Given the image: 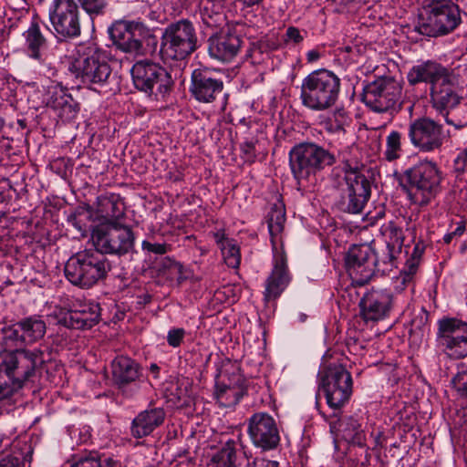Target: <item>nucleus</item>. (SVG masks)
Masks as SVG:
<instances>
[{"label": "nucleus", "instance_id": "obj_41", "mask_svg": "<svg viewBox=\"0 0 467 467\" xmlns=\"http://www.w3.org/2000/svg\"><path fill=\"white\" fill-rule=\"evenodd\" d=\"M18 327V321L3 329V345L5 348H17L24 343L22 332Z\"/></svg>", "mask_w": 467, "mask_h": 467}, {"label": "nucleus", "instance_id": "obj_15", "mask_svg": "<svg viewBox=\"0 0 467 467\" xmlns=\"http://www.w3.org/2000/svg\"><path fill=\"white\" fill-rule=\"evenodd\" d=\"M345 265L352 281L359 285L368 283L376 270H386L379 268L376 253L367 244L352 245L346 254Z\"/></svg>", "mask_w": 467, "mask_h": 467}, {"label": "nucleus", "instance_id": "obj_58", "mask_svg": "<svg viewBox=\"0 0 467 467\" xmlns=\"http://www.w3.org/2000/svg\"><path fill=\"white\" fill-rule=\"evenodd\" d=\"M465 232V222L461 221L457 223V227L451 232L456 236H461Z\"/></svg>", "mask_w": 467, "mask_h": 467}, {"label": "nucleus", "instance_id": "obj_8", "mask_svg": "<svg viewBox=\"0 0 467 467\" xmlns=\"http://www.w3.org/2000/svg\"><path fill=\"white\" fill-rule=\"evenodd\" d=\"M44 363V351L37 348L0 352V370L5 372L16 388H22L25 382L35 378Z\"/></svg>", "mask_w": 467, "mask_h": 467}, {"label": "nucleus", "instance_id": "obj_63", "mask_svg": "<svg viewBox=\"0 0 467 467\" xmlns=\"http://www.w3.org/2000/svg\"><path fill=\"white\" fill-rule=\"evenodd\" d=\"M263 0H244V3L247 5H258L259 3H261Z\"/></svg>", "mask_w": 467, "mask_h": 467}, {"label": "nucleus", "instance_id": "obj_51", "mask_svg": "<svg viewBox=\"0 0 467 467\" xmlns=\"http://www.w3.org/2000/svg\"><path fill=\"white\" fill-rule=\"evenodd\" d=\"M333 119L335 121V130H344V126L348 122V115L344 109H337L333 114Z\"/></svg>", "mask_w": 467, "mask_h": 467}, {"label": "nucleus", "instance_id": "obj_1", "mask_svg": "<svg viewBox=\"0 0 467 467\" xmlns=\"http://www.w3.org/2000/svg\"><path fill=\"white\" fill-rule=\"evenodd\" d=\"M96 250H85L72 255L65 265L66 278L74 285L89 288L106 277L111 269L105 254L121 256L130 253L135 243L130 226L119 222L104 223L93 230Z\"/></svg>", "mask_w": 467, "mask_h": 467}, {"label": "nucleus", "instance_id": "obj_45", "mask_svg": "<svg viewBox=\"0 0 467 467\" xmlns=\"http://www.w3.org/2000/svg\"><path fill=\"white\" fill-rule=\"evenodd\" d=\"M18 389L6 378L5 372L0 370V400L8 398Z\"/></svg>", "mask_w": 467, "mask_h": 467}, {"label": "nucleus", "instance_id": "obj_11", "mask_svg": "<svg viewBox=\"0 0 467 467\" xmlns=\"http://www.w3.org/2000/svg\"><path fill=\"white\" fill-rule=\"evenodd\" d=\"M52 33L59 40L80 36V11L74 0H53L48 9Z\"/></svg>", "mask_w": 467, "mask_h": 467}, {"label": "nucleus", "instance_id": "obj_44", "mask_svg": "<svg viewBox=\"0 0 467 467\" xmlns=\"http://www.w3.org/2000/svg\"><path fill=\"white\" fill-rule=\"evenodd\" d=\"M306 36V31L300 30L297 27L295 26H289L287 27L285 35L283 36V41L286 45H297L301 43L305 36Z\"/></svg>", "mask_w": 467, "mask_h": 467}, {"label": "nucleus", "instance_id": "obj_13", "mask_svg": "<svg viewBox=\"0 0 467 467\" xmlns=\"http://www.w3.org/2000/svg\"><path fill=\"white\" fill-rule=\"evenodd\" d=\"M131 76L136 88L152 93L156 86V95L162 97L171 91L173 85L171 74L159 64L149 60L136 62L131 68Z\"/></svg>", "mask_w": 467, "mask_h": 467}, {"label": "nucleus", "instance_id": "obj_3", "mask_svg": "<svg viewBox=\"0 0 467 467\" xmlns=\"http://www.w3.org/2000/svg\"><path fill=\"white\" fill-rule=\"evenodd\" d=\"M335 162L332 152L314 142L296 144L289 151V166L299 188L313 184L317 173Z\"/></svg>", "mask_w": 467, "mask_h": 467}, {"label": "nucleus", "instance_id": "obj_40", "mask_svg": "<svg viewBox=\"0 0 467 467\" xmlns=\"http://www.w3.org/2000/svg\"><path fill=\"white\" fill-rule=\"evenodd\" d=\"M224 263L232 268H238L241 263V254L235 241L228 242L225 245H222L220 249Z\"/></svg>", "mask_w": 467, "mask_h": 467}, {"label": "nucleus", "instance_id": "obj_38", "mask_svg": "<svg viewBox=\"0 0 467 467\" xmlns=\"http://www.w3.org/2000/svg\"><path fill=\"white\" fill-rule=\"evenodd\" d=\"M401 154V134L397 130H392L386 138V150L384 151L385 159L388 161H396Z\"/></svg>", "mask_w": 467, "mask_h": 467}, {"label": "nucleus", "instance_id": "obj_35", "mask_svg": "<svg viewBox=\"0 0 467 467\" xmlns=\"http://www.w3.org/2000/svg\"><path fill=\"white\" fill-rule=\"evenodd\" d=\"M238 443L234 440H228L222 448L213 456L212 467H237L236 452Z\"/></svg>", "mask_w": 467, "mask_h": 467}, {"label": "nucleus", "instance_id": "obj_25", "mask_svg": "<svg viewBox=\"0 0 467 467\" xmlns=\"http://www.w3.org/2000/svg\"><path fill=\"white\" fill-rule=\"evenodd\" d=\"M112 380L119 389L140 379L142 368L140 365L127 356H118L111 362Z\"/></svg>", "mask_w": 467, "mask_h": 467}, {"label": "nucleus", "instance_id": "obj_6", "mask_svg": "<svg viewBox=\"0 0 467 467\" xmlns=\"http://www.w3.org/2000/svg\"><path fill=\"white\" fill-rule=\"evenodd\" d=\"M340 85V78L334 72L327 69L315 70L302 81V104L311 110H327L337 101Z\"/></svg>", "mask_w": 467, "mask_h": 467}, {"label": "nucleus", "instance_id": "obj_5", "mask_svg": "<svg viewBox=\"0 0 467 467\" xmlns=\"http://www.w3.org/2000/svg\"><path fill=\"white\" fill-rule=\"evenodd\" d=\"M410 201L420 207L430 204L441 192L442 172L438 165L428 160L420 161L404 171Z\"/></svg>", "mask_w": 467, "mask_h": 467}, {"label": "nucleus", "instance_id": "obj_30", "mask_svg": "<svg viewBox=\"0 0 467 467\" xmlns=\"http://www.w3.org/2000/svg\"><path fill=\"white\" fill-rule=\"evenodd\" d=\"M337 421V427L336 426V421H330V427L337 428L342 439L348 443L358 446L365 444V432L361 423L356 417L344 416Z\"/></svg>", "mask_w": 467, "mask_h": 467}, {"label": "nucleus", "instance_id": "obj_22", "mask_svg": "<svg viewBox=\"0 0 467 467\" xmlns=\"http://www.w3.org/2000/svg\"><path fill=\"white\" fill-rule=\"evenodd\" d=\"M222 378L215 386V399L222 407H234L245 394V379L239 371L228 374L224 371Z\"/></svg>", "mask_w": 467, "mask_h": 467}, {"label": "nucleus", "instance_id": "obj_2", "mask_svg": "<svg viewBox=\"0 0 467 467\" xmlns=\"http://www.w3.org/2000/svg\"><path fill=\"white\" fill-rule=\"evenodd\" d=\"M67 69L91 90L109 93L118 88L117 76L112 73L106 53L95 42L78 44L67 57Z\"/></svg>", "mask_w": 467, "mask_h": 467}, {"label": "nucleus", "instance_id": "obj_55", "mask_svg": "<svg viewBox=\"0 0 467 467\" xmlns=\"http://www.w3.org/2000/svg\"><path fill=\"white\" fill-rule=\"evenodd\" d=\"M261 56H262V51H261L260 47L254 46L247 50V52L245 54V58L246 59L250 58L252 64H258L261 62Z\"/></svg>", "mask_w": 467, "mask_h": 467}, {"label": "nucleus", "instance_id": "obj_33", "mask_svg": "<svg viewBox=\"0 0 467 467\" xmlns=\"http://www.w3.org/2000/svg\"><path fill=\"white\" fill-rule=\"evenodd\" d=\"M199 13L202 23L208 27H219L225 23L222 0H201Z\"/></svg>", "mask_w": 467, "mask_h": 467}, {"label": "nucleus", "instance_id": "obj_37", "mask_svg": "<svg viewBox=\"0 0 467 467\" xmlns=\"http://www.w3.org/2000/svg\"><path fill=\"white\" fill-rule=\"evenodd\" d=\"M70 467H117V462L110 458L102 461L99 452L89 451L75 456Z\"/></svg>", "mask_w": 467, "mask_h": 467}, {"label": "nucleus", "instance_id": "obj_39", "mask_svg": "<svg viewBox=\"0 0 467 467\" xmlns=\"http://www.w3.org/2000/svg\"><path fill=\"white\" fill-rule=\"evenodd\" d=\"M415 265H410L408 268L405 267L400 274L394 279V288L397 292L400 293L407 287H410L413 290L414 286V276L416 275Z\"/></svg>", "mask_w": 467, "mask_h": 467}, {"label": "nucleus", "instance_id": "obj_50", "mask_svg": "<svg viewBox=\"0 0 467 467\" xmlns=\"http://www.w3.org/2000/svg\"><path fill=\"white\" fill-rule=\"evenodd\" d=\"M454 171L458 175L467 172V148L461 151L454 160Z\"/></svg>", "mask_w": 467, "mask_h": 467}, {"label": "nucleus", "instance_id": "obj_9", "mask_svg": "<svg viewBox=\"0 0 467 467\" xmlns=\"http://www.w3.org/2000/svg\"><path fill=\"white\" fill-rule=\"evenodd\" d=\"M370 194L368 179L357 169L350 168L345 171L344 179L338 184L336 205L344 213H361Z\"/></svg>", "mask_w": 467, "mask_h": 467}, {"label": "nucleus", "instance_id": "obj_59", "mask_svg": "<svg viewBox=\"0 0 467 467\" xmlns=\"http://www.w3.org/2000/svg\"><path fill=\"white\" fill-rule=\"evenodd\" d=\"M306 57H307L308 62H313L319 58V53L316 50H310L307 53Z\"/></svg>", "mask_w": 467, "mask_h": 467}, {"label": "nucleus", "instance_id": "obj_28", "mask_svg": "<svg viewBox=\"0 0 467 467\" xmlns=\"http://www.w3.org/2000/svg\"><path fill=\"white\" fill-rule=\"evenodd\" d=\"M166 413L162 408H150L140 411L132 420L130 433L136 439L149 436L165 420Z\"/></svg>", "mask_w": 467, "mask_h": 467}, {"label": "nucleus", "instance_id": "obj_43", "mask_svg": "<svg viewBox=\"0 0 467 467\" xmlns=\"http://www.w3.org/2000/svg\"><path fill=\"white\" fill-rule=\"evenodd\" d=\"M82 8L89 15H100L107 6L106 0H78Z\"/></svg>", "mask_w": 467, "mask_h": 467}, {"label": "nucleus", "instance_id": "obj_32", "mask_svg": "<svg viewBox=\"0 0 467 467\" xmlns=\"http://www.w3.org/2000/svg\"><path fill=\"white\" fill-rule=\"evenodd\" d=\"M97 213L105 223L119 222L124 216V205L119 195L111 193L99 196Z\"/></svg>", "mask_w": 467, "mask_h": 467}, {"label": "nucleus", "instance_id": "obj_53", "mask_svg": "<svg viewBox=\"0 0 467 467\" xmlns=\"http://www.w3.org/2000/svg\"><path fill=\"white\" fill-rule=\"evenodd\" d=\"M339 55L347 54V58L355 61L359 54V48L353 45H344L337 48Z\"/></svg>", "mask_w": 467, "mask_h": 467}, {"label": "nucleus", "instance_id": "obj_26", "mask_svg": "<svg viewBox=\"0 0 467 467\" xmlns=\"http://www.w3.org/2000/svg\"><path fill=\"white\" fill-rule=\"evenodd\" d=\"M289 281L286 256L284 253H280L275 256L273 270L265 281V298L266 300L277 298L285 289Z\"/></svg>", "mask_w": 467, "mask_h": 467}, {"label": "nucleus", "instance_id": "obj_56", "mask_svg": "<svg viewBox=\"0 0 467 467\" xmlns=\"http://www.w3.org/2000/svg\"><path fill=\"white\" fill-rule=\"evenodd\" d=\"M212 234L220 249L222 248V245H225L228 242H232L234 240L227 237L224 229H219L218 231L212 233Z\"/></svg>", "mask_w": 467, "mask_h": 467}, {"label": "nucleus", "instance_id": "obj_42", "mask_svg": "<svg viewBox=\"0 0 467 467\" xmlns=\"http://www.w3.org/2000/svg\"><path fill=\"white\" fill-rule=\"evenodd\" d=\"M258 140L254 138L246 139L240 145L242 158L247 162H254L256 159V144Z\"/></svg>", "mask_w": 467, "mask_h": 467}, {"label": "nucleus", "instance_id": "obj_62", "mask_svg": "<svg viewBox=\"0 0 467 467\" xmlns=\"http://www.w3.org/2000/svg\"><path fill=\"white\" fill-rule=\"evenodd\" d=\"M453 237H455V236L452 234V233H451H451L446 234L444 235V237H443L444 243H446V244H450V243L451 242V240H452V238H453Z\"/></svg>", "mask_w": 467, "mask_h": 467}, {"label": "nucleus", "instance_id": "obj_64", "mask_svg": "<svg viewBox=\"0 0 467 467\" xmlns=\"http://www.w3.org/2000/svg\"><path fill=\"white\" fill-rule=\"evenodd\" d=\"M150 371H152L154 373H158L159 367L156 364H151L150 367Z\"/></svg>", "mask_w": 467, "mask_h": 467}, {"label": "nucleus", "instance_id": "obj_31", "mask_svg": "<svg viewBox=\"0 0 467 467\" xmlns=\"http://www.w3.org/2000/svg\"><path fill=\"white\" fill-rule=\"evenodd\" d=\"M23 37L26 55L35 60L42 62L47 40L41 33L38 23L32 21L29 27L23 33Z\"/></svg>", "mask_w": 467, "mask_h": 467}, {"label": "nucleus", "instance_id": "obj_54", "mask_svg": "<svg viewBox=\"0 0 467 467\" xmlns=\"http://www.w3.org/2000/svg\"><path fill=\"white\" fill-rule=\"evenodd\" d=\"M0 467H24V461L19 457L8 455L0 460Z\"/></svg>", "mask_w": 467, "mask_h": 467}, {"label": "nucleus", "instance_id": "obj_16", "mask_svg": "<svg viewBox=\"0 0 467 467\" xmlns=\"http://www.w3.org/2000/svg\"><path fill=\"white\" fill-rule=\"evenodd\" d=\"M411 144L421 152H432L441 148L445 135L442 124L428 117L412 120L408 129Z\"/></svg>", "mask_w": 467, "mask_h": 467}, {"label": "nucleus", "instance_id": "obj_36", "mask_svg": "<svg viewBox=\"0 0 467 467\" xmlns=\"http://www.w3.org/2000/svg\"><path fill=\"white\" fill-rule=\"evenodd\" d=\"M285 222V209L282 203H275L267 214V224L272 241L284 230Z\"/></svg>", "mask_w": 467, "mask_h": 467}, {"label": "nucleus", "instance_id": "obj_7", "mask_svg": "<svg viewBox=\"0 0 467 467\" xmlns=\"http://www.w3.org/2000/svg\"><path fill=\"white\" fill-rule=\"evenodd\" d=\"M197 34L188 19L169 24L161 38L160 54L164 61H184L197 49Z\"/></svg>", "mask_w": 467, "mask_h": 467}, {"label": "nucleus", "instance_id": "obj_47", "mask_svg": "<svg viewBox=\"0 0 467 467\" xmlns=\"http://www.w3.org/2000/svg\"><path fill=\"white\" fill-rule=\"evenodd\" d=\"M396 249L395 244L387 243L386 247L380 256L377 255V258L379 260V265L383 264L384 265L392 266L393 262L396 258L395 256Z\"/></svg>", "mask_w": 467, "mask_h": 467}, {"label": "nucleus", "instance_id": "obj_21", "mask_svg": "<svg viewBox=\"0 0 467 467\" xmlns=\"http://www.w3.org/2000/svg\"><path fill=\"white\" fill-rule=\"evenodd\" d=\"M394 305V297L387 289H371L359 302L360 313L365 321H378L386 317Z\"/></svg>", "mask_w": 467, "mask_h": 467}, {"label": "nucleus", "instance_id": "obj_60", "mask_svg": "<svg viewBox=\"0 0 467 467\" xmlns=\"http://www.w3.org/2000/svg\"><path fill=\"white\" fill-rule=\"evenodd\" d=\"M462 110L466 114V117L463 119H461L458 124H456L457 128H462L467 125V104L462 108Z\"/></svg>", "mask_w": 467, "mask_h": 467}, {"label": "nucleus", "instance_id": "obj_24", "mask_svg": "<svg viewBox=\"0 0 467 467\" xmlns=\"http://www.w3.org/2000/svg\"><path fill=\"white\" fill-rule=\"evenodd\" d=\"M47 105L51 108L63 121L75 119L79 111V104L67 89L56 85L48 91Z\"/></svg>", "mask_w": 467, "mask_h": 467}, {"label": "nucleus", "instance_id": "obj_34", "mask_svg": "<svg viewBox=\"0 0 467 467\" xmlns=\"http://www.w3.org/2000/svg\"><path fill=\"white\" fill-rule=\"evenodd\" d=\"M24 343L34 344L44 337L47 331L46 322L41 317L33 315L18 320V327Z\"/></svg>", "mask_w": 467, "mask_h": 467}, {"label": "nucleus", "instance_id": "obj_19", "mask_svg": "<svg viewBox=\"0 0 467 467\" xmlns=\"http://www.w3.org/2000/svg\"><path fill=\"white\" fill-rule=\"evenodd\" d=\"M223 87L219 72L214 69L200 67L192 73L190 92L199 102H213L222 94Z\"/></svg>", "mask_w": 467, "mask_h": 467}, {"label": "nucleus", "instance_id": "obj_18", "mask_svg": "<svg viewBox=\"0 0 467 467\" xmlns=\"http://www.w3.org/2000/svg\"><path fill=\"white\" fill-rule=\"evenodd\" d=\"M247 431L253 444L264 451L275 449L280 442L277 423L266 412L254 413L248 420Z\"/></svg>", "mask_w": 467, "mask_h": 467}, {"label": "nucleus", "instance_id": "obj_49", "mask_svg": "<svg viewBox=\"0 0 467 467\" xmlns=\"http://www.w3.org/2000/svg\"><path fill=\"white\" fill-rule=\"evenodd\" d=\"M141 247L144 251H148L150 253H153L156 254H164L171 248V246L169 244H159V243H150L149 241H143L141 244Z\"/></svg>", "mask_w": 467, "mask_h": 467}, {"label": "nucleus", "instance_id": "obj_46", "mask_svg": "<svg viewBox=\"0 0 467 467\" xmlns=\"http://www.w3.org/2000/svg\"><path fill=\"white\" fill-rule=\"evenodd\" d=\"M186 331L182 327H172L168 331L167 343L172 348H178L183 341Z\"/></svg>", "mask_w": 467, "mask_h": 467}, {"label": "nucleus", "instance_id": "obj_12", "mask_svg": "<svg viewBox=\"0 0 467 467\" xmlns=\"http://www.w3.org/2000/svg\"><path fill=\"white\" fill-rule=\"evenodd\" d=\"M320 387L327 405L338 410L348 401L352 394L351 374L342 365H331L320 373Z\"/></svg>", "mask_w": 467, "mask_h": 467}, {"label": "nucleus", "instance_id": "obj_23", "mask_svg": "<svg viewBox=\"0 0 467 467\" xmlns=\"http://www.w3.org/2000/svg\"><path fill=\"white\" fill-rule=\"evenodd\" d=\"M243 39L230 28L222 29L208 39L209 55L222 62H231L239 53Z\"/></svg>", "mask_w": 467, "mask_h": 467}, {"label": "nucleus", "instance_id": "obj_4", "mask_svg": "<svg viewBox=\"0 0 467 467\" xmlns=\"http://www.w3.org/2000/svg\"><path fill=\"white\" fill-rule=\"evenodd\" d=\"M461 24L460 6L452 0H424L416 28L420 35L440 37L452 33Z\"/></svg>", "mask_w": 467, "mask_h": 467}, {"label": "nucleus", "instance_id": "obj_61", "mask_svg": "<svg viewBox=\"0 0 467 467\" xmlns=\"http://www.w3.org/2000/svg\"><path fill=\"white\" fill-rule=\"evenodd\" d=\"M326 129L331 132H340L341 130H335V121L329 120L326 123Z\"/></svg>", "mask_w": 467, "mask_h": 467}, {"label": "nucleus", "instance_id": "obj_14", "mask_svg": "<svg viewBox=\"0 0 467 467\" xmlns=\"http://www.w3.org/2000/svg\"><path fill=\"white\" fill-rule=\"evenodd\" d=\"M437 342L453 359L467 357V323L455 317L438 320Z\"/></svg>", "mask_w": 467, "mask_h": 467}, {"label": "nucleus", "instance_id": "obj_17", "mask_svg": "<svg viewBox=\"0 0 467 467\" xmlns=\"http://www.w3.org/2000/svg\"><path fill=\"white\" fill-rule=\"evenodd\" d=\"M114 45L123 52L142 55L141 38L150 36V29L138 21H117L109 29Z\"/></svg>", "mask_w": 467, "mask_h": 467}, {"label": "nucleus", "instance_id": "obj_27", "mask_svg": "<svg viewBox=\"0 0 467 467\" xmlns=\"http://www.w3.org/2000/svg\"><path fill=\"white\" fill-rule=\"evenodd\" d=\"M462 97L451 81V73L444 79L434 84L431 88V100L437 110L442 112L455 108L460 104Z\"/></svg>", "mask_w": 467, "mask_h": 467}, {"label": "nucleus", "instance_id": "obj_20", "mask_svg": "<svg viewBox=\"0 0 467 467\" xmlns=\"http://www.w3.org/2000/svg\"><path fill=\"white\" fill-rule=\"evenodd\" d=\"M99 317L100 307L98 303L91 300L75 299L58 322L69 328L83 329L90 328L98 324Z\"/></svg>", "mask_w": 467, "mask_h": 467}, {"label": "nucleus", "instance_id": "obj_10", "mask_svg": "<svg viewBox=\"0 0 467 467\" xmlns=\"http://www.w3.org/2000/svg\"><path fill=\"white\" fill-rule=\"evenodd\" d=\"M402 88L391 77H381L365 86L362 100L375 112H393L400 107Z\"/></svg>", "mask_w": 467, "mask_h": 467}, {"label": "nucleus", "instance_id": "obj_57", "mask_svg": "<svg viewBox=\"0 0 467 467\" xmlns=\"http://www.w3.org/2000/svg\"><path fill=\"white\" fill-rule=\"evenodd\" d=\"M388 231H389L390 234L395 237V241L398 243L399 241H402V233L400 228L397 227L393 223H389L388 228ZM400 244H401V242H400Z\"/></svg>", "mask_w": 467, "mask_h": 467}, {"label": "nucleus", "instance_id": "obj_48", "mask_svg": "<svg viewBox=\"0 0 467 467\" xmlns=\"http://www.w3.org/2000/svg\"><path fill=\"white\" fill-rule=\"evenodd\" d=\"M451 384L461 396L467 397V372H460L451 379Z\"/></svg>", "mask_w": 467, "mask_h": 467}, {"label": "nucleus", "instance_id": "obj_29", "mask_svg": "<svg viewBox=\"0 0 467 467\" xmlns=\"http://www.w3.org/2000/svg\"><path fill=\"white\" fill-rule=\"evenodd\" d=\"M449 74L448 68L437 62L429 60L413 66L409 71L407 78L411 85L425 82L429 83L431 88H432L434 84H438L439 81L444 79Z\"/></svg>", "mask_w": 467, "mask_h": 467}, {"label": "nucleus", "instance_id": "obj_52", "mask_svg": "<svg viewBox=\"0 0 467 467\" xmlns=\"http://www.w3.org/2000/svg\"><path fill=\"white\" fill-rule=\"evenodd\" d=\"M423 252H424V245L422 244H420V243L416 244L415 246H414L413 252L411 254V256L407 261L405 267L408 268L409 266H410V265H415L416 271H417L419 264H420V259Z\"/></svg>", "mask_w": 467, "mask_h": 467}]
</instances>
